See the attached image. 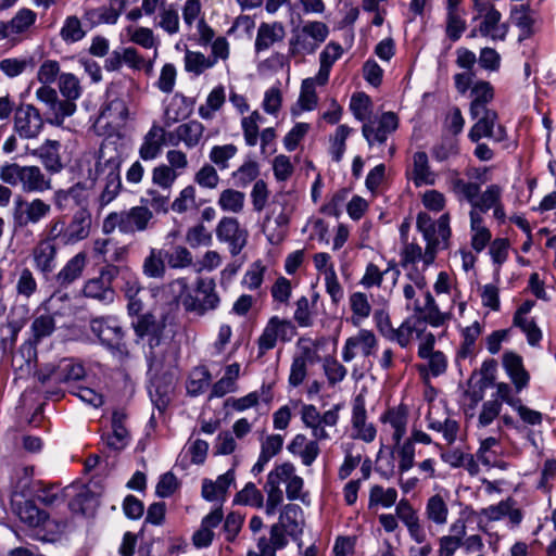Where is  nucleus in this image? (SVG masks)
Instances as JSON below:
<instances>
[{"mask_svg": "<svg viewBox=\"0 0 556 556\" xmlns=\"http://www.w3.org/2000/svg\"><path fill=\"white\" fill-rule=\"evenodd\" d=\"M187 290L188 281L186 278H178L166 285L152 288V296L165 300L166 305L159 316L152 312L137 315L136 321L132 323L137 338L147 340L151 348L159 345L164 330L174 325L178 311V300Z\"/></svg>", "mask_w": 556, "mask_h": 556, "instance_id": "f257e3e1", "label": "nucleus"}, {"mask_svg": "<svg viewBox=\"0 0 556 556\" xmlns=\"http://www.w3.org/2000/svg\"><path fill=\"white\" fill-rule=\"evenodd\" d=\"M298 200V195L290 191L274 195L262 223V231L270 244H280L287 237Z\"/></svg>", "mask_w": 556, "mask_h": 556, "instance_id": "f03ea898", "label": "nucleus"}, {"mask_svg": "<svg viewBox=\"0 0 556 556\" xmlns=\"http://www.w3.org/2000/svg\"><path fill=\"white\" fill-rule=\"evenodd\" d=\"M119 166L121 160L116 153H111L106 148L101 147L98 155L94 156V172L90 170L89 177L103 182V189L99 197L102 207L111 203L121 191Z\"/></svg>", "mask_w": 556, "mask_h": 556, "instance_id": "7ed1b4c3", "label": "nucleus"}, {"mask_svg": "<svg viewBox=\"0 0 556 556\" xmlns=\"http://www.w3.org/2000/svg\"><path fill=\"white\" fill-rule=\"evenodd\" d=\"M153 212L147 205H137L128 210L110 213L102 223V231L106 235L118 229L122 233L143 232L153 224Z\"/></svg>", "mask_w": 556, "mask_h": 556, "instance_id": "20e7f679", "label": "nucleus"}, {"mask_svg": "<svg viewBox=\"0 0 556 556\" xmlns=\"http://www.w3.org/2000/svg\"><path fill=\"white\" fill-rule=\"evenodd\" d=\"M416 226L426 241L425 267H428L434 262L438 251L447 248L451 236L450 216L443 214L434 223L428 214L419 213Z\"/></svg>", "mask_w": 556, "mask_h": 556, "instance_id": "39448f33", "label": "nucleus"}, {"mask_svg": "<svg viewBox=\"0 0 556 556\" xmlns=\"http://www.w3.org/2000/svg\"><path fill=\"white\" fill-rule=\"evenodd\" d=\"M330 29L321 21H306L294 27L289 39L292 56L313 54L327 40Z\"/></svg>", "mask_w": 556, "mask_h": 556, "instance_id": "423d86ee", "label": "nucleus"}, {"mask_svg": "<svg viewBox=\"0 0 556 556\" xmlns=\"http://www.w3.org/2000/svg\"><path fill=\"white\" fill-rule=\"evenodd\" d=\"M0 179L11 186H21L24 192H45L52 188L51 179L38 166H21L17 163L0 167Z\"/></svg>", "mask_w": 556, "mask_h": 556, "instance_id": "0eeeda50", "label": "nucleus"}, {"mask_svg": "<svg viewBox=\"0 0 556 556\" xmlns=\"http://www.w3.org/2000/svg\"><path fill=\"white\" fill-rule=\"evenodd\" d=\"M52 212L50 203L41 198H34L26 200L22 197H16L12 206V229L17 232L29 225H37Z\"/></svg>", "mask_w": 556, "mask_h": 556, "instance_id": "6e6552de", "label": "nucleus"}, {"mask_svg": "<svg viewBox=\"0 0 556 556\" xmlns=\"http://www.w3.org/2000/svg\"><path fill=\"white\" fill-rule=\"evenodd\" d=\"M301 419L304 426L312 431L316 442L330 439L327 428H334L339 420V407L334 406L324 414L311 404L303 405L301 409Z\"/></svg>", "mask_w": 556, "mask_h": 556, "instance_id": "1a4fd4ad", "label": "nucleus"}, {"mask_svg": "<svg viewBox=\"0 0 556 556\" xmlns=\"http://www.w3.org/2000/svg\"><path fill=\"white\" fill-rule=\"evenodd\" d=\"M195 291V296L188 294L182 299V305L187 312L204 316L219 306L220 299L213 279H199Z\"/></svg>", "mask_w": 556, "mask_h": 556, "instance_id": "9d476101", "label": "nucleus"}, {"mask_svg": "<svg viewBox=\"0 0 556 556\" xmlns=\"http://www.w3.org/2000/svg\"><path fill=\"white\" fill-rule=\"evenodd\" d=\"M295 334V328L288 319L273 316L257 339L258 356L273 350L278 341H290Z\"/></svg>", "mask_w": 556, "mask_h": 556, "instance_id": "9b49d317", "label": "nucleus"}, {"mask_svg": "<svg viewBox=\"0 0 556 556\" xmlns=\"http://www.w3.org/2000/svg\"><path fill=\"white\" fill-rule=\"evenodd\" d=\"M475 21H479L478 33L492 39H503L505 29L500 25L501 13L491 0H473Z\"/></svg>", "mask_w": 556, "mask_h": 556, "instance_id": "f8f14e48", "label": "nucleus"}, {"mask_svg": "<svg viewBox=\"0 0 556 556\" xmlns=\"http://www.w3.org/2000/svg\"><path fill=\"white\" fill-rule=\"evenodd\" d=\"M118 267L108 264L101 270L99 277L87 280L83 288L86 298L97 300L102 303H112L114 301V290L111 285L118 275Z\"/></svg>", "mask_w": 556, "mask_h": 556, "instance_id": "ddd939ff", "label": "nucleus"}, {"mask_svg": "<svg viewBox=\"0 0 556 556\" xmlns=\"http://www.w3.org/2000/svg\"><path fill=\"white\" fill-rule=\"evenodd\" d=\"M216 238L219 242L228 245L232 256L238 255L247 245L249 232L241 227L239 220L235 217H223L215 229Z\"/></svg>", "mask_w": 556, "mask_h": 556, "instance_id": "4468645a", "label": "nucleus"}, {"mask_svg": "<svg viewBox=\"0 0 556 556\" xmlns=\"http://www.w3.org/2000/svg\"><path fill=\"white\" fill-rule=\"evenodd\" d=\"M85 376V368L81 364L71 358L61 359L56 365L48 364L38 374L41 383H63L79 380Z\"/></svg>", "mask_w": 556, "mask_h": 556, "instance_id": "2eb2a0df", "label": "nucleus"}, {"mask_svg": "<svg viewBox=\"0 0 556 556\" xmlns=\"http://www.w3.org/2000/svg\"><path fill=\"white\" fill-rule=\"evenodd\" d=\"M477 119L469 130V138L473 142H478L481 138H491L495 141L506 139L505 128L497 123V114L493 110L479 111L477 115H471Z\"/></svg>", "mask_w": 556, "mask_h": 556, "instance_id": "dca6fc26", "label": "nucleus"}, {"mask_svg": "<svg viewBox=\"0 0 556 556\" xmlns=\"http://www.w3.org/2000/svg\"><path fill=\"white\" fill-rule=\"evenodd\" d=\"M397 126V116L393 112H386L378 119L365 123L362 134L369 146L375 142L383 143L388 136L396 130Z\"/></svg>", "mask_w": 556, "mask_h": 556, "instance_id": "f3484780", "label": "nucleus"}, {"mask_svg": "<svg viewBox=\"0 0 556 556\" xmlns=\"http://www.w3.org/2000/svg\"><path fill=\"white\" fill-rule=\"evenodd\" d=\"M42 127V117L34 105L27 104L16 111L14 128L21 137L36 138L41 132Z\"/></svg>", "mask_w": 556, "mask_h": 556, "instance_id": "a211bd4d", "label": "nucleus"}, {"mask_svg": "<svg viewBox=\"0 0 556 556\" xmlns=\"http://www.w3.org/2000/svg\"><path fill=\"white\" fill-rule=\"evenodd\" d=\"M377 339L376 336L367 329H362L354 336L346 339L342 349V358L349 363L357 355L369 356L376 350Z\"/></svg>", "mask_w": 556, "mask_h": 556, "instance_id": "6ab92c4d", "label": "nucleus"}, {"mask_svg": "<svg viewBox=\"0 0 556 556\" xmlns=\"http://www.w3.org/2000/svg\"><path fill=\"white\" fill-rule=\"evenodd\" d=\"M351 425V437L353 439L366 443H371L376 439V427L368 421L365 403L361 396H357L354 401Z\"/></svg>", "mask_w": 556, "mask_h": 556, "instance_id": "aec40b11", "label": "nucleus"}, {"mask_svg": "<svg viewBox=\"0 0 556 556\" xmlns=\"http://www.w3.org/2000/svg\"><path fill=\"white\" fill-rule=\"evenodd\" d=\"M34 267L41 274H50L56 267L58 247L54 242L40 239L30 252Z\"/></svg>", "mask_w": 556, "mask_h": 556, "instance_id": "412c9836", "label": "nucleus"}, {"mask_svg": "<svg viewBox=\"0 0 556 556\" xmlns=\"http://www.w3.org/2000/svg\"><path fill=\"white\" fill-rule=\"evenodd\" d=\"M502 363L516 391L526 389L530 381V374L523 366L522 357L513 351H507L503 354Z\"/></svg>", "mask_w": 556, "mask_h": 556, "instance_id": "4be33fe9", "label": "nucleus"}, {"mask_svg": "<svg viewBox=\"0 0 556 556\" xmlns=\"http://www.w3.org/2000/svg\"><path fill=\"white\" fill-rule=\"evenodd\" d=\"M166 143L165 128L153 124L148 132L143 136L139 147V156L143 161H153L157 159Z\"/></svg>", "mask_w": 556, "mask_h": 556, "instance_id": "5701e85b", "label": "nucleus"}, {"mask_svg": "<svg viewBox=\"0 0 556 556\" xmlns=\"http://www.w3.org/2000/svg\"><path fill=\"white\" fill-rule=\"evenodd\" d=\"M91 228V214L88 210H78L71 222L65 224L64 245H73L88 238Z\"/></svg>", "mask_w": 556, "mask_h": 556, "instance_id": "b1692460", "label": "nucleus"}, {"mask_svg": "<svg viewBox=\"0 0 556 556\" xmlns=\"http://www.w3.org/2000/svg\"><path fill=\"white\" fill-rule=\"evenodd\" d=\"M502 191V188L497 185L489 186L481 194H479L471 210H476L481 214L493 208L494 217L503 222L506 214L501 203Z\"/></svg>", "mask_w": 556, "mask_h": 556, "instance_id": "393cba45", "label": "nucleus"}, {"mask_svg": "<svg viewBox=\"0 0 556 556\" xmlns=\"http://www.w3.org/2000/svg\"><path fill=\"white\" fill-rule=\"evenodd\" d=\"M91 331L108 346H116L123 338L122 327L114 318H96L91 321Z\"/></svg>", "mask_w": 556, "mask_h": 556, "instance_id": "a878e982", "label": "nucleus"}, {"mask_svg": "<svg viewBox=\"0 0 556 556\" xmlns=\"http://www.w3.org/2000/svg\"><path fill=\"white\" fill-rule=\"evenodd\" d=\"M60 142L56 140L47 139L40 147L37 149L28 150L29 153L34 156H37L45 168L52 173H59L63 168L61 156H60Z\"/></svg>", "mask_w": 556, "mask_h": 556, "instance_id": "bb28decb", "label": "nucleus"}, {"mask_svg": "<svg viewBox=\"0 0 556 556\" xmlns=\"http://www.w3.org/2000/svg\"><path fill=\"white\" fill-rule=\"evenodd\" d=\"M286 36V29L282 23H261L255 38V50L257 52L268 50L276 42L282 41Z\"/></svg>", "mask_w": 556, "mask_h": 556, "instance_id": "cd10ccee", "label": "nucleus"}, {"mask_svg": "<svg viewBox=\"0 0 556 556\" xmlns=\"http://www.w3.org/2000/svg\"><path fill=\"white\" fill-rule=\"evenodd\" d=\"M37 14L27 8L20 9L8 23H1L3 38H11L15 35L27 31L36 22Z\"/></svg>", "mask_w": 556, "mask_h": 556, "instance_id": "c85d7f7f", "label": "nucleus"}, {"mask_svg": "<svg viewBox=\"0 0 556 556\" xmlns=\"http://www.w3.org/2000/svg\"><path fill=\"white\" fill-rule=\"evenodd\" d=\"M87 264V255L85 252H79L70 258L66 264L56 274L55 279L60 286H68L77 280L81 275Z\"/></svg>", "mask_w": 556, "mask_h": 556, "instance_id": "c756f323", "label": "nucleus"}, {"mask_svg": "<svg viewBox=\"0 0 556 556\" xmlns=\"http://www.w3.org/2000/svg\"><path fill=\"white\" fill-rule=\"evenodd\" d=\"M414 309L424 313V320L433 327L442 326L451 318V308L447 312H442L429 291L426 292L424 307H420L418 301H415Z\"/></svg>", "mask_w": 556, "mask_h": 556, "instance_id": "7c9ffc66", "label": "nucleus"}, {"mask_svg": "<svg viewBox=\"0 0 556 556\" xmlns=\"http://www.w3.org/2000/svg\"><path fill=\"white\" fill-rule=\"evenodd\" d=\"M407 420H408L407 408L402 405L387 410L381 416V421L383 424L390 425V427L392 428V430H393L392 439L395 442V444H400L402 438L405 435L406 428H407Z\"/></svg>", "mask_w": 556, "mask_h": 556, "instance_id": "2f4dec72", "label": "nucleus"}, {"mask_svg": "<svg viewBox=\"0 0 556 556\" xmlns=\"http://www.w3.org/2000/svg\"><path fill=\"white\" fill-rule=\"evenodd\" d=\"M128 117V106L125 100L113 98L102 109L99 121L111 124L114 127L123 126Z\"/></svg>", "mask_w": 556, "mask_h": 556, "instance_id": "473e14b6", "label": "nucleus"}, {"mask_svg": "<svg viewBox=\"0 0 556 556\" xmlns=\"http://www.w3.org/2000/svg\"><path fill=\"white\" fill-rule=\"evenodd\" d=\"M279 525L291 536L301 534L304 525L302 508L296 504L286 505L280 513Z\"/></svg>", "mask_w": 556, "mask_h": 556, "instance_id": "72a5a7b5", "label": "nucleus"}, {"mask_svg": "<svg viewBox=\"0 0 556 556\" xmlns=\"http://www.w3.org/2000/svg\"><path fill=\"white\" fill-rule=\"evenodd\" d=\"M448 513L446 500L441 494H433L427 500L425 516L428 521L435 526H445Z\"/></svg>", "mask_w": 556, "mask_h": 556, "instance_id": "f704fd0d", "label": "nucleus"}, {"mask_svg": "<svg viewBox=\"0 0 556 556\" xmlns=\"http://www.w3.org/2000/svg\"><path fill=\"white\" fill-rule=\"evenodd\" d=\"M204 126L198 121H190L181 124L170 134L177 138L178 141H182L189 149L197 147L204 134Z\"/></svg>", "mask_w": 556, "mask_h": 556, "instance_id": "c9c22d12", "label": "nucleus"}, {"mask_svg": "<svg viewBox=\"0 0 556 556\" xmlns=\"http://www.w3.org/2000/svg\"><path fill=\"white\" fill-rule=\"evenodd\" d=\"M471 247L475 251L481 252L491 240V232L484 226L482 215L476 210L470 213Z\"/></svg>", "mask_w": 556, "mask_h": 556, "instance_id": "e433bc0d", "label": "nucleus"}, {"mask_svg": "<svg viewBox=\"0 0 556 556\" xmlns=\"http://www.w3.org/2000/svg\"><path fill=\"white\" fill-rule=\"evenodd\" d=\"M412 179L417 187L433 185L435 181V175L430 169L428 155L425 152L414 154Z\"/></svg>", "mask_w": 556, "mask_h": 556, "instance_id": "4c0bfd02", "label": "nucleus"}, {"mask_svg": "<svg viewBox=\"0 0 556 556\" xmlns=\"http://www.w3.org/2000/svg\"><path fill=\"white\" fill-rule=\"evenodd\" d=\"M126 416L124 413L115 412L112 417V434L106 438V445L115 451H121L129 442V433L124 426Z\"/></svg>", "mask_w": 556, "mask_h": 556, "instance_id": "58836bf2", "label": "nucleus"}, {"mask_svg": "<svg viewBox=\"0 0 556 556\" xmlns=\"http://www.w3.org/2000/svg\"><path fill=\"white\" fill-rule=\"evenodd\" d=\"M142 286L138 278L129 277L125 280L122 291L127 300V311L129 315H138L143 309V301L140 298Z\"/></svg>", "mask_w": 556, "mask_h": 556, "instance_id": "ea45409f", "label": "nucleus"}, {"mask_svg": "<svg viewBox=\"0 0 556 556\" xmlns=\"http://www.w3.org/2000/svg\"><path fill=\"white\" fill-rule=\"evenodd\" d=\"M20 520L31 528L46 527L48 516L31 502H24L15 508Z\"/></svg>", "mask_w": 556, "mask_h": 556, "instance_id": "a19ab883", "label": "nucleus"}, {"mask_svg": "<svg viewBox=\"0 0 556 556\" xmlns=\"http://www.w3.org/2000/svg\"><path fill=\"white\" fill-rule=\"evenodd\" d=\"M471 97L470 115H477L479 111L489 110L486 104L493 100V87L488 81H478L471 89Z\"/></svg>", "mask_w": 556, "mask_h": 556, "instance_id": "79ce46f5", "label": "nucleus"}, {"mask_svg": "<svg viewBox=\"0 0 556 556\" xmlns=\"http://www.w3.org/2000/svg\"><path fill=\"white\" fill-rule=\"evenodd\" d=\"M165 252L152 248L142 264V273L148 278H163L166 271Z\"/></svg>", "mask_w": 556, "mask_h": 556, "instance_id": "37998d69", "label": "nucleus"}, {"mask_svg": "<svg viewBox=\"0 0 556 556\" xmlns=\"http://www.w3.org/2000/svg\"><path fill=\"white\" fill-rule=\"evenodd\" d=\"M245 194L236 189H225L219 193L217 204L224 212L239 214L243 211Z\"/></svg>", "mask_w": 556, "mask_h": 556, "instance_id": "c03bdc74", "label": "nucleus"}, {"mask_svg": "<svg viewBox=\"0 0 556 556\" xmlns=\"http://www.w3.org/2000/svg\"><path fill=\"white\" fill-rule=\"evenodd\" d=\"M315 88L313 80L304 79L302 81L296 106L292 109L293 115H299L303 111H312L317 106L318 98Z\"/></svg>", "mask_w": 556, "mask_h": 556, "instance_id": "a18cd8bd", "label": "nucleus"}, {"mask_svg": "<svg viewBox=\"0 0 556 556\" xmlns=\"http://www.w3.org/2000/svg\"><path fill=\"white\" fill-rule=\"evenodd\" d=\"M47 109V122L51 125L61 126L65 117L72 116L75 113L76 104L58 98Z\"/></svg>", "mask_w": 556, "mask_h": 556, "instance_id": "49530a36", "label": "nucleus"}, {"mask_svg": "<svg viewBox=\"0 0 556 556\" xmlns=\"http://www.w3.org/2000/svg\"><path fill=\"white\" fill-rule=\"evenodd\" d=\"M397 500V491L394 488H387L375 484L369 490L368 507L374 508L382 506L384 508L392 507Z\"/></svg>", "mask_w": 556, "mask_h": 556, "instance_id": "de8ad7c7", "label": "nucleus"}, {"mask_svg": "<svg viewBox=\"0 0 556 556\" xmlns=\"http://www.w3.org/2000/svg\"><path fill=\"white\" fill-rule=\"evenodd\" d=\"M421 323L415 319H406L397 329L391 330L390 339L395 340L402 348L407 346L414 339L420 334Z\"/></svg>", "mask_w": 556, "mask_h": 556, "instance_id": "09e8293b", "label": "nucleus"}, {"mask_svg": "<svg viewBox=\"0 0 556 556\" xmlns=\"http://www.w3.org/2000/svg\"><path fill=\"white\" fill-rule=\"evenodd\" d=\"M349 302L353 312L351 321L353 325L357 326L370 315L371 306L367 295L363 292H354L351 294Z\"/></svg>", "mask_w": 556, "mask_h": 556, "instance_id": "8fccbe9b", "label": "nucleus"}, {"mask_svg": "<svg viewBox=\"0 0 556 556\" xmlns=\"http://www.w3.org/2000/svg\"><path fill=\"white\" fill-rule=\"evenodd\" d=\"M170 208L178 214L198 208L195 188L189 185L181 189L172 202Z\"/></svg>", "mask_w": 556, "mask_h": 556, "instance_id": "3c124183", "label": "nucleus"}, {"mask_svg": "<svg viewBox=\"0 0 556 556\" xmlns=\"http://www.w3.org/2000/svg\"><path fill=\"white\" fill-rule=\"evenodd\" d=\"M428 427L431 430L441 432L448 444H452L456 440L459 429L456 420L451 418H445L444 420L434 419L431 412L428 416Z\"/></svg>", "mask_w": 556, "mask_h": 556, "instance_id": "603ef678", "label": "nucleus"}, {"mask_svg": "<svg viewBox=\"0 0 556 556\" xmlns=\"http://www.w3.org/2000/svg\"><path fill=\"white\" fill-rule=\"evenodd\" d=\"M511 18L515 24L521 29L525 37H529L534 33L536 17L533 12L526 5L517 7L511 12Z\"/></svg>", "mask_w": 556, "mask_h": 556, "instance_id": "864d4df0", "label": "nucleus"}, {"mask_svg": "<svg viewBox=\"0 0 556 556\" xmlns=\"http://www.w3.org/2000/svg\"><path fill=\"white\" fill-rule=\"evenodd\" d=\"M179 173H175V169L166 164H160L152 169V184L160 187L164 191H170Z\"/></svg>", "mask_w": 556, "mask_h": 556, "instance_id": "5fc2aeb1", "label": "nucleus"}, {"mask_svg": "<svg viewBox=\"0 0 556 556\" xmlns=\"http://www.w3.org/2000/svg\"><path fill=\"white\" fill-rule=\"evenodd\" d=\"M225 102V90L222 86L214 88L207 96L205 104L199 108V115L203 119H212Z\"/></svg>", "mask_w": 556, "mask_h": 556, "instance_id": "6e6d98bb", "label": "nucleus"}, {"mask_svg": "<svg viewBox=\"0 0 556 556\" xmlns=\"http://www.w3.org/2000/svg\"><path fill=\"white\" fill-rule=\"evenodd\" d=\"M59 90L68 101L74 102L81 96L79 79L72 73H63L59 76Z\"/></svg>", "mask_w": 556, "mask_h": 556, "instance_id": "4d7b16f0", "label": "nucleus"}, {"mask_svg": "<svg viewBox=\"0 0 556 556\" xmlns=\"http://www.w3.org/2000/svg\"><path fill=\"white\" fill-rule=\"evenodd\" d=\"M233 502L240 505L262 508L264 506V496L254 483L249 482L236 494Z\"/></svg>", "mask_w": 556, "mask_h": 556, "instance_id": "13d9d810", "label": "nucleus"}, {"mask_svg": "<svg viewBox=\"0 0 556 556\" xmlns=\"http://www.w3.org/2000/svg\"><path fill=\"white\" fill-rule=\"evenodd\" d=\"M214 65L215 60H211L210 56H205L201 52L188 50L185 54V70L187 72L199 75Z\"/></svg>", "mask_w": 556, "mask_h": 556, "instance_id": "bf43d9fd", "label": "nucleus"}, {"mask_svg": "<svg viewBox=\"0 0 556 556\" xmlns=\"http://www.w3.org/2000/svg\"><path fill=\"white\" fill-rule=\"evenodd\" d=\"M238 148L232 144L214 146L208 154L210 161L215 164L219 169L228 168V162L235 157Z\"/></svg>", "mask_w": 556, "mask_h": 556, "instance_id": "052dcab7", "label": "nucleus"}, {"mask_svg": "<svg viewBox=\"0 0 556 556\" xmlns=\"http://www.w3.org/2000/svg\"><path fill=\"white\" fill-rule=\"evenodd\" d=\"M482 333V326L479 321L472 323L463 330L464 342L458 355L463 358L471 356L476 351V341Z\"/></svg>", "mask_w": 556, "mask_h": 556, "instance_id": "680f3d73", "label": "nucleus"}, {"mask_svg": "<svg viewBox=\"0 0 556 556\" xmlns=\"http://www.w3.org/2000/svg\"><path fill=\"white\" fill-rule=\"evenodd\" d=\"M260 174L258 164L254 161H245L237 170L232 173L236 185L247 187L254 181Z\"/></svg>", "mask_w": 556, "mask_h": 556, "instance_id": "e2e57ef3", "label": "nucleus"}, {"mask_svg": "<svg viewBox=\"0 0 556 556\" xmlns=\"http://www.w3.org/2000/svg\"><path fill=\"white\" fill-rule=\"evenodd\" d=\"M502 410V402L500 399H493L483 402L478 415V427H488L498 416Z\"/></svg>", "mask_w": 556, "mask_h": 556, "instance_id": "0e129e2a", "label": "nucleus"}, {"mask_svg": "<svg viewBox=\"0 0 556 556\" xmlns=\"http://www.w3.org/2000/svg\"><path fill=\"white\" fill-rule=\"evenodd\" d=\"M350 110L356 119L364 122L371 114V100L365 93L353 94L350 102Z\"/></svg>", "mask_w": 556, "mask_h": 556, "instance_id": "69168bd1", "label": "nucleus"}, {"mask_svg": "<svg viewBox=\"0 0 556 556\" xmlns=\"http://www.w3.org/2000/svg\"><path fill=\"white\" fill-rule=\"evenodd\" d=\"M127 35L130 41L146 49H151L156 46L154 34L152 29L148 27H128Z\"/></svg>", "mask_w": 556, "mask_h": 556, "instance_id": "338daca9", "label": "nucleus"}, {"mask_svg": "<svg viewBox=\"0 0 556 556\" xmlns=\"http://www.w3.org/2000/svg\"><path fill=\"white\" fill-rule=\"evenodd\" d=\"M37 291V281L29 268H23L16 281V292L26 299L30 298Z\"/></svg>", "mask_w": 556, "mask_h": 556, "instance_id": "774afa93", "label": "nucleus"}]
</instances>
